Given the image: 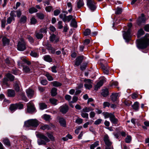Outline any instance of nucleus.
Instances as JSON below:
<instances>
[{
	"mask_svg": "<svg viewBox=\"0 0 149 149\" xmlns=\"http://www.w3.org/2000/svg\"><path fill=\"white\" fill-rule=\"evenodd\" d=\"M122 12V9L120 8H117L115 12L116 14H120Z\"/></svg>",
	"mask_w": 149,
	"mask_h": 149,
	"instance_id": "nucleus-57",
	"label": "nucleus"
},
{
	"mask_svg": "<svg viewBox=\"0 0 149 149\" xmlns=\"http://www.w3.org/2000/svg\"><path fill=\"white\" fill-rule=\"evenodd\" d=\"M49 101L52 104L54 105H56L57 104V100L56 99L54 98H50Z\"/></svg>",
	"mask_w": 149,
	"mask_h": 149,
	"instance_id": "nucleus-41",
	"label": "nucleus"
},
{
	"mask_svg": "<svg viewBox=\"0 0 149 149\" xmlns=\"http://www.w3.org/2000/svg\"><path fill=\"white\" fill-rule=\"evenodd\" d=\"M37 22V20L33 17H32L31 19V24H34Z\"/></svg>",
	"mask_w": 149,
	"mask_h": 149,
	"instance_id": "nucleus-55",
	"label": "nucleus"
},
{
	"mask_svg": "<svg viewBox=\"0 0 149 149\" xmlns=\"http://www.w3.org/2000/svg\"><path fill=\"white\" fill-rule=\"evenodd\" d=\"M102 121V119H98L95 121L94 124L96 125H99L101 123Z\"/></svg>",
	"mask_w": 149,
	"mask_h": 149,
	"instance_id": "nucleus-64",
	"label": "nucleus"
},
{
	"mask_svg": "<svg viewBox=\"0 0 149 149\" xmlns=\"http://www.w3.org/2000/svg\"><path fill=\"white\" fill-rule=\"evenodd\" d=\"M91 33V31L89 29H87L84 32V34L85 36H88L90 35Z\"/></svg>",
	"mask_w": 149,
	"mask_h": 149,
	"instance_id": "nucleus-40",
	"label": "nucleus"
},
{
	"mask_svg": "<svg viewBox=\"0 0 149 149\" xmlns=\"http://www.w3.org/2000/svg\"><path fill=\"white\" fill-rule=\"evenodd\" d=\"M51 83L52 84L53 86L56 87L61 86L62 85V84L61 83L56 81L52 82Z\"/></svg>",
	"mask_w": 149,
	"mask_h": 149,
	"instance_id": "nucleus-26",
	"label": "nucleus"
},
{
	"mask_svg": "<svg viewBox=\"0 0 149 149\" xmlns=\"http://www.w3.org/2000/svg\"><path fill=\"white\" fill-rule=\"evenodd\" d=\"M6 77L10 81H13L14 78V76L10 73L7 74L6 75Z\"/></svg>",
	"mask_w": 149,
	"mask_h": 149,
	"instance_id": "nucleus-38",
	"label": "nucleus"
},
{
	"mask_svg": "<svg viewBox=\"0 0 149 149\" xmlns=\"http://www.w3.org/2000/svg\"><path fill=\"white\" fill-rule=\"evenodd\" d=\"M83 120L82 119L78 117L75 120V122L77 124H80L83 122Z\"/></svg>",
	"mask_w": 149,
	"mask_h": 149,
	"instance_id": "nucleus-52",
	"label": "nucleus"
},
{
	"mask_svg": "<svg viewBox=\"0 0 149 149\" xmlns=\"http://www.w3.org/2000/svg\"><path fill=\"white\" fill-rule=\"evenodd\" d=\"M13 20V18L10 17H8L7 20V24H10Z\"/></svg>",
	"mask_w": 149,
	"mask_h": 149,
	"instance_id": "nucleus-58",
	"label": "nucleus"
},
{
	"mask_svg": "<svg viewBox=\"0 0 149 149\" xmlns=\"http://www.w3.org/2000/svg\"><path fill=\"white\" fill-rule=\"evenodd\" d=\"M84 81L85 82L84 86L86 89H90L92 88V84L93 83L92 80L89 79H86L84 80Z\"/></svg>",
	"mask_w": 149,
	"mask_h": 149,
	"instance_id": "nucleus-7",
	"label": "nucleus"
},
{
	"mask_svg": "<svg viewBox=\"0 0 149 149\" xmlns=\"http://www.w3.org/2000/svg\"><path fill=\"white\" fill-rule=\"evenodd\" d=\"M66 16H67L65 14H61L59 16V17L64 22H66Z\"/></svg>",
	"mask_w": 149,
	"mask_h": 149,
	"instance_id": "nucleus-39",
	"label": "nucleus"
},
{
	"mask_svg": "<svg viewBox=\"0 0 149 149\" xmlns=\"http://www.w3.org/2000/svg\"><path fill=\"white\" fill-rule=\"evenodd\" d=\"M132 140V137L130 136H127L125 139V141L127 143H130Z\"/></svg>",
	"mask_w": 149,
	"mask_h": 149,
	"instance_id": "nucleus-51",
	"label": "nucleus"
},
{
	"mask_svg": "<svg viewBox=\"0 0 149 149\" xmlns=\"http://www.w3.org/2000/svg\"><path fill=\"white\" fill-rule=\"evenodd\" d=\"M47 28L46 27H45L41 29L40 30L39 32H40V33H46L47 32Z\"/></svg>",
	"mask_w": 149,
	"mask_h": 149,
	"instance_id": "nucleus-60",
	"label": "nucleus"
},
{
	"mask_svg": "<svg viewBox=\"0 0 149 149\" xmlns=\"http://www.w3.org/2000/svg\"><path fill=\"white\" fill-rule=\"evenodd\" d=\"M103 108H105L106 107H109L110 104V103L107 102H105L103 103Z\"/></svg>",
	"mask_w": 149,
	"mask_h": 149,
	"instance_id": "nucleus-59",
	"label": "nucleus"
},
{
	"mask_svg": "<svg viewBox=\"0 0 149 149\" xmlns=\"http://www.w3.org/2000/svg\"><path fill=\"white\" fill-rule=\"evenodd\" d=\"M2 41L3 45H8L9 42V40L5 37H3L2 38Z\"/></svg>",
	"mask_w": 149,
	"mask_h": 149,
	"instance_id": "nucleus-20",
	"label": "nucleus"
},
{
	"mask_svg": "<svg viewBox=\"0 0 149 149\" xmlns=\"http://www.w3.org/2000/svg\"><path fill=\"white\" fill-rule=\"evenodd\" d=\"M103 140L104 143L110 140L109 137L107 134H106L104 135Z\"/></svg>",
	"mask_w": 149,
	"mask_h": 149,
	"instance_id": "nucleus-56",
	"label": "nucleus"
},
{
	"mask_svg": "<svg viewBox=\"0 0 149 149\" xmlns=\"http://www.w3.org/2000/svg\"><path fill=\"white\" fill-rule=\"evenodd\" d=\"M14 88L17 91H19V87L17 84H15L14 85Z\"/></svg>",
	"mask_w": 149,
	"mask_h": 149,
	"instance_id": "nucleus-63",
	"label": "nucleus"
},
{
	"mask_svg": "<svg viewBox=\"0 0 149 149\" xmlns=\"http://www.w3.org/2000/svg\"><path fill=\"white\" fill-rule=\"evenodd\" d=\"M131 29L130 28H129L128 29L127 32H125L123 34V38L126 42H128L131 40Z\"/></svg>",
	"mask_w": 149,
	"mask_h": 149,
	"instance_id": "nucleus-6",
	"label": "nucleus"
},
{
	"mask_svg": "<svg viewBox=\"0 0 149 149\" xmlns=\"http://www.w3.org/2000/svg\"><path fill=\"white\" fill-rule=\"evenodd\" d=\"M109 91L107 88H105L102 91V95L104 97H106L108 95Z\"/></svg>",
	"mask_w": 149,
	"mask_h": 149,
	"instance_id": "nucleus-23",
	"label": "nucleus"
},
{
	"mask_svg": "<svg viewBox=\"0 0 149 149\" xmlns=\"http://www.w3.org/2000/svg\"><path fill=\"white\" fill-rule=\"evenodd\" d=\"M39 124V121L36 119H30L24 122L23 127L24 128L36 127Z\"/></svg>",
	"mask_w": 149,
	"mask_h": 149,
	"instance_id": "nucleus-2",
	"label": "nucleus"
},
{
	"mask_svg": "<svg viewBox=\"0 0 149 149\" xmlns=\"http://www.w3.org/2000/svg\"><path fill=\"white\" fill-rule=\"evenodd\" d=\"M45 76L47 77V79L49 81H52L53 80V78L50 74L47 73L45 74Z\"/></svg>",
	"mask_w": 149,
	"mask_h": 149,
	"instance_id": "nucleus-44",
	"label": "nucleus"
},
{
	"mask_svg": "<svg viewBox=\"0 0 149 149\" xmlns=\"http://www.w3.org/2000/svg\"><path fill=\"white\" fill-rule=\"evenodd\" d=\"M7 95L9 97H13L15 95V91L12 89H8V90Z\"/></svg>",
	"mask_w": 149,
	"mask_h": 149,
	"instance_id": "nucleus-17",
	"label": "nucleus"
},
{
	"mask_svg": "<svg viewBox=\"0 0 149 149\" xmlns=\"http://www.w3.org/2000/svg\"><path fill=\"white\" fill-rule=\"evenodd\" d=\"M16 11H12L10 13V16L11 17H12L13 19V20L14 21L15 20V17H16Z\"/></svg>",
	"mask_w": 149,
	"mask_h": 149,
	"instance_id": "nucleus-49",
	"label": "nucleus"
},
{
	"mask_svg": "<svg viewBox=\"0 0 149 149\" xmlns=\"http://www.w3.org/2000/svg\"><path fill=\"white\" fill-rule=\"evenodd\" d=\"M50 40L51 41L56 43L59 41V38L56 37V36L54 34L51 35L49 37Z\"/></svg>",
	"mask_w": 149,
	"mask_h": 149,
	"instance_id": "nucleus-14",
	"label": "nucleus"
},
{
	"mask_svg": "<svg viewBox=\"0 0 149 149\" xmlns=\"http://www.w3.org/2000/svg\"><path fill=\"white\" fill-rule=\"evenodd\" d=\"M39 105L40 108L42 110L46 109L47 107V105L44 103H40L39 104Z\"/></svg>",
	"mask_w": 149,
	"mask_h": 149,
	"instance_id": "nucleus-50",
	"label": "nucleus"
},
{
	"mask_svg": "<svg viewBox=\"0 0 149 149\" xmlns=\"http://www.w3.org/2000/svg\"><path fill=\"white\" fill-rule=\"evenodd\" d=\"M17 46V49L20 51H23L26 49V43L23 40L18 42Z\"/></svg>",
	"mask_w": 149,
	"mask_h": 149,
	"instance_id": "nucleus-5",
	"label": "nucleus"
},
{
	"mask_svg": "<svg viewBox=\"0 0 149 149\" xmlns=\"http://www.w3.org/2000/svg\"><path fill=\"white\" fill-rule=\"evenodd\" d=\"M144 32L142 29H140L138 32L137 36L139 37L144 34Z\"/></svg>",
	"mask_w": 149,
	"mask_h": 149,
	"instance_id": "nucleus-47",
	"label": "nucleus"
},
{
	"mask_svg": "<svg viewBox=\"0 0 149 149\" xmlns=\"http://www.w3.org/2000/svg\"><path fill=\"white\" fill-rule=\"evenodd\" d=\"M77 6L80 8L84 5L83 0H79L77 2Z\"/></svg>",
	"mask_w": 149,
	"mask_h": 149,
	"instance_id": "nucleus-27",
	"label": "nucleus"
},
{
	"mask_svg": "<svg viewBox=\"0 0 149 149\" xmlns=\"http://www.w3.org/2000/svg\"><path fill=\"white\" fill-rule=\"evenodd\" d=\"M59 122L60 125L63 127H65L66 126V123L65 120L63 118H60L59 119Z\"/></svg>",
	"mask_w": 149,
	"mask_h": 149,
	"instance_id": "nucleus-21",
	"label": "nucleus"
},
{
	"mask_svg": "<svg viewBox=\"0 0 149 149\" xmlns=\"http://www.w3.org/2000/svg\"><path fill=\"white\" fill-rule=\"evenodd\" d=\"M84 59V56H80L77 57L76 59L75 63V65L76 66H79L82 63Z\"/></svg>",
	"mask_w": 149,
	"mask_h": 149,
	"instance_id": "nucleus-12",
	"label": "nucleus"
},
{
	"mask_svg": "<svg viewBox=\"0 0 149 149\" xmlns=\"http://www.w3.org/2000/svg\"><path fill=\"white\" fill-rule=\"evenodd\" d=\"M16 104H11L10 107V110L12 112H13L17 109Z\"/></svg>",
	"mask_w": 149,
	"mask_h": 149,
	"instance_id": "nucleus-42",
	"label": "nucleus"
},
{
	"mask_svg": "<svg viewBox=\"0 0 149 149\" xmlns=\"http://www.w3.org/2000/svg\"><path fill=\"white\" fill-rule=\"evenodd\" d=\"M16 105L17 106V109H21L23 108L24 106L21 103H18L16 104Z\"/></svg>",
	"mask_w": 149,
	"mask_h": 149,
	"instance_id": "nucleus-54",
	"label": "nucleus"
},
{
	"mask_svg": "<svg viewBox=\"0 0 149 149\" xmlns=\"http://www.w3.org/2000/svg\"><path fill=\"white\" fill-rule=\"evenodd\" d=\"M28 97L30 98H32L34 94V91L30 88L27 89L26 91Z\"/></svg>",
	"mask_w": 149,
	"mask_h": 149,
	"instance_id": "nucleus-13",
	"label": "nucleus"
},
{
	"mask_svg": "<svg viewBox=\"0 0 149 149\" xmlns=\"http://www.w3.org/2000/svg\"><path fill=\"white\" fill-rule=\"evenodd\" d=\"M27 20V17L25 15L22 16L20 19V23L24 24L25 23Z\"/></svg>",
	"mask_w": 149,
	"mask_h": 149,
	"instance_id": "nucleus-29",
	"label": "nucleus"
},
{
	"mask_svg": "<svg viewBox=\"0 0 149 149\" xmlns=\"http://www.w3.org/2000/svg\"><path fill=\"white\" fill-rule=\"evenodd\" d=\"M47 135L51 141H55L54 137L52 134L47 132Z\"/></svg>",
	"mask_w": 149,
	"mask_h": 149,
	"instance_id": "nucleus-36",
	"label": "nucleus"
},
{
	"mask_svg": "<svg viewBox=\"0 0 149 149\" xmlns=\"http://www.w3.org/2000/svg\"><path fill=\"white\" fill-rule=\"evenodd\" d=\"M38 11L34 7L31 8L29 9V12L30 13H36Z\"/></svg>",
	"mask_w": 149,
	"mask_h": 149,
	"instance_id": "nucleus-48",
	"label": "nucleus"
},
{
	"mask_svg": "<svg viewBox=\"0 0 149 149\" xmlns=\"http://www.w3.org/2000/svg\"><path fill=\"white\" fill-rule=\"evenodd\" d=\"M109 120L113 124H116L118 122V119L116 118L113 113V114L111 117H110Z\"/></svg>",
	"mask_w": 149,
	"mask_h": 149,
	"instance_id": "nucleus-15",
	"label": "nucleus"
},
{
	"mask_svg": "<svg viewBox=\"0 0 149 149\" xmlns=\"http://www.w3.org/2000/svg\"><path fill=\"white\" fill-rule=\"evenodd\" d=\"M40 129L43 130H50L51 128L50 126L49 125H44L40 127Z\"/></svg>",
	"mask_w": 149,
	"mask_h": 149,
	"instance_id": "nucleus-37",
	"label": "nucleus"
},
{
	"mask_svg": "<svg viewBox=\"0 0 149 149\" xmlns=\"http://www.w3.org/2000/svg\"><path fill=\"white\" fill-rule=\"evenodd\" d=\"M93 110V109L91 108V107H86L83 109L82 111L84 112H88L91 111Z\"/></svg>",
	"mask_w": 149,
	"mask_h": 149,
	"instance_id": "nucleus-43",
	"label": "nucleus"
},
{
	"mask_svg": "<svg viewBox=\"0 0 149 149\" xmlns=\"http://www.w3.org/2000/svg\"><path fill=\"white\" fill-rule=\"evenodd\" d=\"M118 95V93H113L111 96V100L113 102L115 101L117 99Z\"/></svg>",
	"mask_w": 149,
	"mask_h": 149,
	"instance_id": "nucleus-18",
	"label": "nucleus"
},
{
	"mask_svg": "<svg viewBox=\"0 0 149 149\" xmlns=\"http://www.w3.org/2000/svg\"><path fill=\"white\" fill-rule=\"evenodd\" d=\"M139 103L137 102H135L134 104L132 105V107L133 109L136 111H137L139 109Z\"/></svg>",
	"mask_w": 149,
	"mask_h": 149,
	"instance_id": "nucleus-30",
	"label": "nucleus"
},
{
	"mask_svg": "<svg viewBox=\"0 0 149 149\" xmlns=\"http://www.w3.org/2000/svg\"><path fill=\"white\" fill-rule=\"evenodd\" d=\"M6 20L5 17L3 19L1 20V27L2 28H4L6 26Z\"/></svg>",
	"mask_w": 149,
	"mask_h": 149,
	"instance_id": "nucleus-45",
	"label": "nucleus"
},
{
	"mask_svg": "<svg viewBox=\"0 0 149 149\" xmlns=\"http://www.w3.org/2000/svg\"><path fill=\"white\" fill-rule=\"evenodd\" d=\"M45 10L47 12H50L52 10H53V9L52 6H49L45 7Z\"/></svg>",
	"mask_w": 149,
	"mask_h": 149,
	"instance_id": "nucleus-53",
	"label": "nucleus"
},
{
	"mask_svg": "<svg viewBox=\"0 0 149 149\" xmlns=\"http://www.w3.org/2000/svg\"><path fill=\"white\" fill-rule=\"evenodd\" d=\"M106 81L105 79L104 78H103L100 80V81L97 83L96 85L95 86V90H97Z\"/></svg>",
	"mask_w": 149,
	"mask_h": 149,
	"instance_id": "nucleus-11",
	"label": "nucleus"
},
{
	"mask_svg": "<svg viewBox=\"0 0 149 149\" xmlns=\"http://www.w3.org/2000/svg\"><path fill=\"white\" fill-rule=\"evenodd\" d=\"M95 4V3L93 0H88L87 1V4L91 10L93 11L96 8Z\"/></svg>",
	"mask_w": 149,
	"mask_h": 149,
	"instance_id": "nucleus-8",
	"label": "nucleus"
},
{
	"mask_svg": "<svg viewBox=\"0 0 149 149\" xmlns=\"http://www.w3.org/2000/svg\"><path fill=\"white\" fill-rule=\"evenodd\" d=\"M27 111L29 113H32L36 111V109L32 101L27 104Z\"/></svg>",
	"mask_w": 149,
	"mask_h": 149,
	"instance_id": "nucleus-4",
	"label": "nucleus"
},
{
	"mask_svg": "<svg viewBox=\"0 0 149 149\" xmlns=\"http://www.w3.org/2000/svg\"><path fill=\"white\" fill-rule=\"evenodd\" d=\"M44 60L46 61L51 62L52 61V59L49 55H45L43 57Z\"/></svg>",
	"mask_w": 149,
	"mask_h": 149,
	"instance_id": "nucleus-24",
	"label": "nucleus"
},
{
	"mask_svg": "<svg viewBox=\"0 0 149 149\" xmlns=\"http://www.w3.org/2000/svg\"><path fill=\"white\" fill-rule=\"evenodd\" d=\"M36 135L38 138L45 140L44 141L41 139L38 140V142L39 145H45L46 144V142H49L50 141V139L47 136L42 133H38Z\"/></svg>",
	"mask_w": 149,
	"mask_h": 149,
	"instance_id": "nucleus-3",
	"label": "nucleus"
},
{
	"mask_svg": "<svg viewBox=\"0 0 149 149\" xmlns=\"http://www.w3.org/2000/svg\"><path fill=\"white\" fill-rule=\"evenodd\" d=\"M5 63L7 65H9L12 63V60H10L8 58H7L5 60Z\"/></svg>",
	"mask_w": 149,
	"mask_h": 149,
	"instance_id": "nucleus-62",
	"label": "nucleus"
},
{
	"mask_svg": "<svg viewBox=\"0 0 149 149\" xmlns=\"http://www.w3.org/2000/svg\"><path fill=\"white\" fill-rule=\"evenodd\" d=\"M99 145V141H97L94 143L90 145V149H94L95 148L97 147Z\"/></svg>",
	"mask_w": 149,
	"mask_h": 149,
	"instance_id": "nucleus-25",
	"label": "nucleus"
},
{
	"mask_svg": "<svg viewBox=\"0 0 149 149\" xmlns=\"http://www.w3.org/2000/svg\"><path fill=\"white\" fill-rule=\"evenodd\" d=\"M43 118L47 121H49L51 119L50 116L46 114L43 115Z\"/></svg>",
	"mask_w": 149,
	"mask_h": 149,
	"instance_id": "nucleus-32",
	"label": "nucleus"
},
{
	"mask_svg": "<svg viewBox=\"0 0 149 149\" xmlns=\"http://www.w3.org/2000/svg\"><path fill=\"white\" fill-rule=\"evenodd\" d=\"M81 115L83 118H88V113L86 112H83L82 111H81Z\"/></svg>",
	"mask_w": 149,
	"mask_h": 149,
	"instance_id": "nucleus-46",
	"label": "nucleus"
},
{
	"mask_svg": "<svg viewBox=\"0 0 149 149\" xmlns=\"http://www.w3.org/2000/svg\"><path fill=\"white\" fill-rule=\"evenodd\" d=\"M30 54L31 56L34 58H38L39 56V54L33 51H31Z\"/></svg>",
	"mask_w": 149,
	"mask_h": 149,
	"instance_id": "nucleus-22",
	"label": "nucleus"
},
{
	"mask_svg": "<svg viewBox=\"0 0 149 149\" xmlns=\"http://www.w3.org/2000/svg\"><path fill=\"white\" fill-rule=\"evenodd\" d=\"M36 36L38 39H41L43 38V35L42 33L39 31V32L36 33Z\"/></svg>",
	"mask_w": 149,
	"mask_h": 149,
	"instance_id": "nucleus-31",
	"label": "nucleus"
},
{
	"mask_svg": "<svg viewBox=\"0 0 149 149\" xmlns=\"http://www.w3.org/2000/svg\"><path fill=\"white\" fill-rule=\"evenodd\" d=\"M23 70L26 73H30L31 71L30 68L27 66H23Z\"/></svg>",
	"mask_w": 149,
	"mask_h": 149,
	"instance_id": "nucleus-35",
	"label": "nucleus"
},
{
	"mask_svg": "<svg viewBox=\"0 0 149 149\" xmlns=\"http://www.w3.org/2000/svg\"><path fill=\"white\" fill-rule=\"evenodd\" d=\"M113 113L107 112H104L102 113V114L104 116L105 118H107L111 117Z\"/></svg>",
	"mask_w": 149,
	"mask_h": 149,
	"instance_id": "nucleus-19",
	"label": "nucleus"
},
{
	"mask_svg": "<svg viewBox=\"0 0 149 149\" xmlns=\"http://www.w3.org/2000/svg\"><path fill=\"white\" fill-rule=\"evenodd\" d=\"M57 89L55 88H53L51 90V94L52 96H55L57 94Z\"/></svg>",
	"mask_w": 149,
	"mask_h": 149,
	"instance_id": "nucleus-28",
	"label": "nucleus"
},
{
	"mask_svg": "<svg viewBox=\"0 0 149 149\" xmlns=\"http://www.w3.org/2000/svg\"><path fill=\"white\" fill-rule=\"evenodd\" d=\"M36 16L39 19H43L45 17V15L43 13H36Z\"/></svg>",
	"mask_w": 149,
	"mask_h": 149,
	"instance_id": "nucleus-33",
	"label": "nucleus"
},
{
	"mask_svg": "<svg viewBox=\"0 0 149 149\" xmlns=\"http://www.w3.org/2000/svg\"><path fill=\"white\" fill-rule=\"evenodd\" d=\"M73 19V16L72 15L67 16L66 17V22L67 21L68 22H69L71 19Z\"/></svg>",
	"mask_w": 149,
	"mask_h": 149,
	"instance_id": "nucleus-61",
	"label": "nucleus"
},
{
	"mask_svg": "<svg viewBox=\"0 0 149 149\" xmlns=\"http://www.w3.org/2000/svg\"><path fill=\"white\" fill-rule=\"evenodd\" d=\"M146 19L145 17L143 14H142L141 16L139 17L137 20V24L139 25H140L142 23H144Z\"/></svg>",
	"mask_w": 149,
	"mask_h": 149,
	"instance_id": "nucleus-10",
	"label": "nucleus"
},
{
	"mask_svg": "<svg viewBox=\"0 0 149 149\" xmlns=\"http://www.w3.org/2000/svg\"><path fill=\"white\" fill-rule=\"evenodd\" d=\"M3 144L7 147H10L11 143L9 139L7 138H5L3 139Z\"/></svg>",
	"mask_w": 149,
	"mask_h": 149,
	"instance_id": "nucleus-16",
	"label": "nucleus"
},
{
	"mask_svg": "<svg viewBox=\"0 0 149 149\" xmlns=\"http://www.w3.org/2000/svg\"><path fill=\"white\" fill-rule=\"evenodd\" d=\"M70 25L71 26L74 27H77V23L74 19L73 18L72 19L70 23Z\"/></svg>",
	"mask_w": 149,
	"mask_h": 149,
	"instance_id": "nucleus-34",
	"label": "nucleus"
},
{
	"mask_svg": "<svg viewBox=\"0 0 149 149\" xmlns=\"http://www.w3.org/2000/svg\"><path fill=\"white\" fill-rule=\"evenodd\" d=\"M59 111L63 114L66 113L69 109L68 107L66 104H64L59 108Z\"/></svg>",
	"mask_w": 149,
	"mask_h": 149,
	"instance_id": "nucleus-9",
	"label": "nucleus"
},
{
	"mask_svg": "<svg viewBox=\"0 0 149 149\" xmlns=\"http://www.w3.org/2000/svg\"><path fill=\"white\" fill-rule=\"evenodd\" d=\"M149 34L145 35L144 37L140 40H136V44L137 47L140 49L146 48L149 45Z\"/></svg>",
	"mask_w": 149,
	"mask_h": 149,
	"instance_id": "nucleus-1",
	"label": "nucleus"
}]
</instances>
